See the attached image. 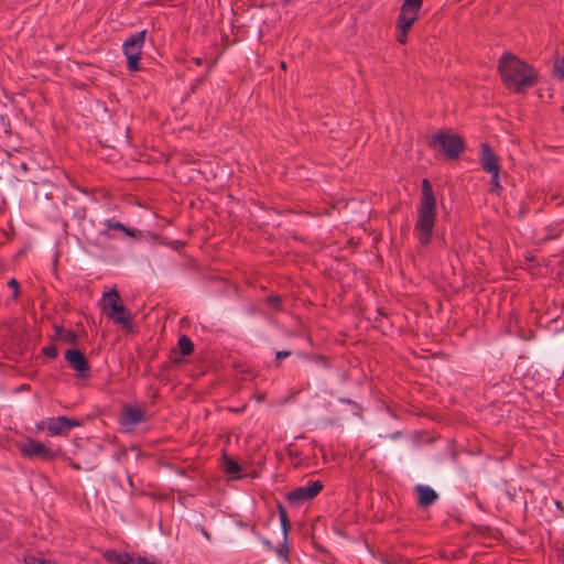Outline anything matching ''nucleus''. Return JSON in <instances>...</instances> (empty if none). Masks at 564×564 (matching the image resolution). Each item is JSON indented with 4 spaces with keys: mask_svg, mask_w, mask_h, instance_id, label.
Returning a JSON list of instances; mask_svg holds the SVG:
<instances>
[{
    "mask_svg": "<svg viewBox=\"0 0 564 564\" xmlns=\"http://www.w3.org/2000/svg\"><path fill=\"white\" fill-rule=\"evenodd\" d=\"M554 74L557 78L564 79V56L555 62Z\"/></svg>",
    "mask_w": 564,
    "mask_h": 564,
    "instance_id": "412c9836",
    "label": "nucleus"
},
{
    "mask_svg": "<svg viewBox=\"0 0 564 564\" xmlns=\"http://www.w3.org/2000/svg\"><path fill=\"white\" fill-rule=\"evenodd\" d=\"M193 62L197 65V66H200L203 64V59L200 57H194L193 58Z\"/></svg>",
    "mask_w": 564,
    "mask_h": 564,
    "instance_id": "c756f323",
    "label": "nucleus"
},
{
    "mask_svg": "<svg viewBox=\"0 0 564 564\" xmlns=\"http://www.w3.org/2000/svg\"><path fill=\"white\" fill-rule=\"evenodd\" d=\"M416 492L419 494V505L421 507L432 506L438 498V495L434 489L429 486L419 485L416 486Z\"/></svg>",
    "mask_w": 564,
    "mask_h": 564,
    "instance_id": "f8f14e48",
    "label": "nucleus"
},
{
    "mask_svg": "<svg viewBox=\"0 0 564 564\" xmlns=\"http://www.w3.org/2000/svg\"><path fill=\"white\" fill-rule=\"evenodd\" d=\"M431 149L443 153L447 159H457L465 150V140L451 130H442L427 139Z\"/></svg>",
    "mask_w": 564,
    "mask_h": 564,
    "instance_id": "7ed1b4c3",
    "label": "nucleus"
},
{
    "mask_svg": "<svg viewBox=\"0 0 564 564\" xmlns=\"http://www.w3.org/2000/svg\"><path fill=\"white\" fill-rule=\"evenodd\" d=\"M203 82H204V78H198L196 80V84L192 87V91H194L198 87V85H200Z\"/></svg>",
    "mask_w": 564,
    "mask_h": 564,
    "instance_id": "c85d7f7f",
    "label": "nucleus"
},
{
    "mask_svg": "<svg viewBox=\"0 0 564 564\" xmlns=\"http://www.w3.org/2000/svg\"><path fill=\"white\" fill-rule=\"evenodd\" d=\"M223 467L229 475H238L241 471L239 463L226 454L223 456Z\"/></svg>",
    "mask_w": 564,
    "mask_h": 564,
    "instance_id": "dca6fc26",
    "label": "nucleus"
},
{
    "mask_svg": "<svg viewBox=\"0 0 564 564\" xmlns=\"http://www.w3.org/2000/svg\"><path fill=\"white\" fill-rule=\"evenodd\" d=\"M144 420V412L141 409L130 405L123 409V421L126 425L135 426Z\"/></svg>",
    "mask_w": 564,
    "mask_h": 564,
    "instance_id": "ddd939ff",
    "label": "nucleus"
},
{
    "mask_svg": "<svg viewBox=\"0 0 564 564\" xmlns=\"http://www.w3.org/2000/svg\"><path fill=\"white\" fill-rule=\"evenodd\" d=\"M498 72L503 85L514 94L525 93L538 84V72L527 62L508 52L499 58Z\"/></svg>",
    "mask_w": 564,
    "mask_h": 564,
    "instance_id": "f257e3e1",
    "label": "nucleus"
},
{
    "mask_svg": "<svg viewBox=\"0 0 564 564\" xmlns=\"http://www.w3.org/2000/svg\"><path fill=\"white\" fill-rule=\"evenodd\" d=\"M8 286L13 290V299L17 300L20 294V283L17 279L12 278L8 282Z\"/></svg>",
    "mask_w": 564,
    "mask_h": 564,
    "instance_id": "5701e85b",
    "label": "nucleus"
},
{
    "mask_svg": "<svg viewBox=\"0 0 564 564\" xmlns=\"http://www.w3.org/2000/svg\"><path fill=\"white\" fill-rule=\"evenodd\" d=\"M54 329H55V338L65 343V344H73V345H77V341H78V336L76 335L75 332H73L72 329H66L62 326H57L55 325L54 326Z\"/></svg>",
    "mask_w": 564,
    "mask_h": 564,
    "instance_id": "2eb2a0df",
    "label": "nucleus"
},
{
    "mask_svg": "<svg viewBox=\"0 0 564 564\" xmlns=\"http://www.w3.org/2000/svg\"><path fill=\"white\" fill-rule=\"evenodd\" d=\"M23 456L28 458H41L42 460H53L62 455V451L51 449L43 443L33 438H28L23 444L19 446Z\"/></svg>",
    "mask_w": 564,
    "mask_h": 564,
    "instance_id": "423d86ee",
    "label": "nucleus"
},
{
    "mask_svg": "<svg viewBox=\"0 0 564 564\" xmlns=\"http://www.w3.org/2000/svg\"><path fill=\"white\" fill-rule=\"evenodd\" d=\"M147 31L142 30L123 42V54L128 59V69L130 72H137L140 69L139 61L142 53V47L145 41Z\"/></svg>",
    "mask_w": 564,
    "mask_h": 564,
    "instance_id": "39448f33",
    "label": "nucleus"
},
{
    "mask_svg": "<svg viewBox=\"0 0 564 564\" xmlns=\"http://www.w3.org/2000/svg\"><path fill=\"white\" fill-rule=\"evenodd\" d=\"M315 360L316 362H318L319 365L324 366V367H328V362H327V359L323 356H316L315 357Z\"/></svg>",
    "mask_w": 564,
    "mask_h": 564,
    "instance_id": "cd10ccee",
    "label": "nucleus"
},
{
    "mask_svg": "<svg viewBox=\"0 0 564 564\" xmlns=\"http://www.w3.org/2000/svg\"><path fill=\"white\" fill-rule=\"evenodd\" d=\"M106 225L108 228L123 231L129 237H135V231L133 229L124 227V225L119 221L107 220Z\"/></svg>",
    "mask_w": 564,
    "mask_h": 564,
    "instance_id": "6ab92c4d",
    "label": "nucleus"
},
{
    "mask_svg": "<svg viewBox=\"0 0 564 564\" xmlns=\"http://www.w3.org/2000/svg\"><path fill=\"white\" fill-rule=\"evenodd\" d=\"M101 303L102 312L109 319L126 329H131L132 314L122 304L121 297L116 289L105 292Z\"/></svg>",
    "mask_w": 564,
    "mask_h": 564,
    "instance_id": "20e7f679",
    "label": "nucleus"
},
{
    "mask_svg": "<svg viewBox=\"0 0 564 564\" xmlns=\"http://www.w3.org/2000/svg\"><path fill=\"white\" fill-rule=\"evenodd\" d=\"M278 510H279L281 527H282L283 535H284V540H285L286 534L291 528V522H290V519H289L285 508L281 503L278 505Z\"/></svg>",
    "mask_w": 564,
    "mask_h": 564,
    "instance_id": "a211bd4d",
    "label": "nucleus"
},
{
    "mask_svg": "<svg viewBox=\"0 0 564 564\" xmlns=\"http://www.w3.org/2000/svg\"><path fill=\"white\" fill-rule=\"evenodd\" d=\"M24 563L25 564H54V563H52L50 561H46V560L33 556V555L26 556L24 558Z\"/></svg>",
    "mask_w": 564,
    "mask_h": 564,
    "instance_id": "b1692460",
    "label": "nucleus"
},
{
    "mask_svg": "<svg viewBox=\"0 0 564 564\" xmlns=\"http://www.w3.org/2000/svg\"><path fill=\"white\" fill-rule=\"evenodd\" d=\"M105 558L108 562L116 564H138V558L130 555L129 553H118L115 550H109L105 553Z\"/></svg>",
    "mask_w": 564,
    "mask_h": 564,
    "instance_id": "4468645a",
    "label": "nucleus"
},
{
    "mask_svg": "<svg viewBox=\"0 0 564 564\" xmlns=\"http://www.w3.org/2000/svg\"><path fill=\"white\" fill-rule=\"evenodd\" d=\"M479 162L481 167L487 172L500 171L499 158L494 153L488 143H481Z\"/></svg>",
    "mask_w": 564,
    "mask_h": 564,
    "instance_id": "9b49d317",
    "label": "nucleus"
},
{
    "mask_svg": "<svg viewBox=\"0 0 564 564\" xmlns=\"http://www.w3.org/2000/svg\"><path fill=\"white\" fill-rule=\"evenodd\" d=\"M42 352L46 357H48L51 359H55L57 357V355H58L57 354V348H56V346L54 344H51V345H47V346L43 347Z\"/></svg>",
    "mask_w": 564,
    "mask_h": 564,
    "instance_id": "4be33fe9",
    "label": "nucleus"
},
{
    "mask_svg": "<svg viewBox=\"0 0 564 564\" xmlns=\"http://www.w3.org/2000/svg\"><path fill=\"white\" fill-rule=\"evenodd\" d=\"M491 174V180H490V192L491 193H495V194H499L502 186L500 184V181H499V174H500V171H496V172H490Z\"/></svg>",
    "mask_w": 564,
    "mask_h": 564,
    "instance_id": "aec40b11",
    "label": "nucleus"
},
{
    "mask_svg": "<svg viewBox=\"0 0 564 564\" xmlns=\"http://www.w3.org/2000/svg\"><path fill=\"white\" fill-rule=\"evenodd\" d=\"M323 482L321 480L308 481L306 486H301L286 495V500L294 506H301L302 503L316 497L323 489Z\"/></svg>",
    "mask_w": 564,
    "mask_h": 564,
    "instance_id": "0eeeda50",
    "label": "nucleus"
},
{
    "mask_svg": "<svg viewBox=\"0 0 564 564\" xmlns=\"http://www.w3.org/2000/svg\"><path fill=\"white\" fill-rule=\"evenodd\" d=\"M202 533L204 534V536H205L207 540H210V534H209V532H208L205 528H203V529H202Z\"/></svg>",
    "mask_w": 564,
    "mask_h": 564,
    "instance_id": "7c9ffc66",
    "label": "nucleus"
},
{
    "mask_svg": "<svg viewBox=\"0 0 564 564\" xmlns=\"http://www.w3.org/2000/svg\"><path fill=\"white\" fill-rule=\"evenodd\" d=\"M65 359L69 364L70 368L77 371L78 377L85 378L88 376L90 366L87 358L80 350L67 349L65 351Z\"/></svg>",
    "mask_w": 564,
    "mask_h": 564,
    "instance_id": "9d476101",
    "label": "nucleus"
},
{
    "mask_svg": "<svg viewBox=\"0 0 564 564\" xmlns=\"http://www.w3.org/2000/svg\"><path fill=\"white\" fill-rule=\"evenodd\" d=\"M423 0H404L398 17V29H411L419 17Z\"/></svg>",
    "mask_w": 564,
    "mask_h": 564,
    "instance_id": "6e6552de",
    "label": "nucleus"
},
{
    "mask_svg": "<svg viewBox=\"0 0 564 564\" xmlns=\"http://www.w3.org/2000/svg\"><path fill=\"white\" fill-rule=\"evenodd\" d=\"M411 29H399V34L397 36L398 42L404 44L408 40V33Z\"/></svg>",
    "mask_w": 564,
    "mask_h": 564,
    "instance_id": "393cba45",
    "label": "nucleus"
},
{
    "mask_svg": "<svg viewBox=\"0 0 564 564\" xmlns=\"http://www.w3.org/2000/svg\"><path fill=\"white\" fill-rule=\"evenodd\" d=\"M417 218L414 224V234L421 246H427L433 238L436 221V197L427 178L422 181V194L417 205Z\"/></svg>",
    "mask_w": 564,
    "mask_h": 564,
    "instance_id": "f03ea898",
    "label": "nucleus"
},
{
    "mask_svg": "<svg viewBox=\"0 0 564 564\" xmlns=\"http://www.w3.org/2000/svg\"><path fill=\"white\" fill-rule=\"evenodd\" d=\"M268 304L274 308H279L281 304V299L278 295H270L268 297Z\"/></svg>",
    "mask_w": 564,
    "mask_h": 564,
    "instance_id": "a878e982",
    "label": "nucleus"
},
{
    "mask_svg": "<svg viewBox=\"0 0 564 564\" xmlns=\"http://www.w3.org/2000/svg\"><path fill=\"white\" fill-rule=\"evenodd\" d=\"M70 466H72L74 469H76V470H79V469H80V465H79V464H77V463L72 462V463H70Z\"/></svg>",
    "mask_w": 564,
    "mask_h": 564,
    "instance_id": "2f4dec72",
    "label": "nucleus"
},
{
    "mask_svg": "<svg viewBox=\"0 0 564 564\" xmlns=\"http://www.w3.org/2000/svg\"><path fill=\"white\" fill-rule=\"evenodd\" d=\"M281 68H283V69H285V68H286V64H285V62H282V63H281Z\"/></svg>",
    "mask_w": 564,
    "mask_h": 564,
    "instance_id": "473e14b6",
    "label": "nucleus"
},
{
    "mask_svg": "<svg viewBox=\"0 0 564 564\" xmlns=\"http://www.w3.org/2000/svg\"><path fill=\"white\" fill-rule=\"evenodd\" d=\"M177 347H178L180 354L183 356H188L194 350V344L191 340V338L187 337L186 335H182L178 338Z\"/></svg>",
    "mask_w": 564,
    "mask_h": 564,
    "instance_id": "f3484780",
    "label": "nucleus"
},
{
    "mask_svg": "<svg viewBox=\"0 0 564 564\" xmlns=\"http://www.w3.org/2000/svg\"><path fill=\"white\" fill-rule=\"evenodd\" d=\"M78 420L68 419L67 416L50 417L42 421L37 429L45 427L51 436L61 435L73 427L80 426Z\"/></svg>",
    "mask_w": 564,
    "mask_h": 564,
    "instance_id": "1a4fd4ad",
    "label": "nucleus"
},
{
    "mask_svg": "<svg viewBox=\"0 0 564 564\" xmlns=\"http://www.w3.org/2000/svg\"><path fill=\"white\" fill-rule=\"evenodd\" d=\"M290 355H291L290 350H279L276 352L275 357H276V360H281V359L289 357Z\"/></svg>",
    "mask_w": 564,
    "mask_h": 564,
    "instance_id": "bb28decb",
    "label": "nucleus"
}]
</instances>
